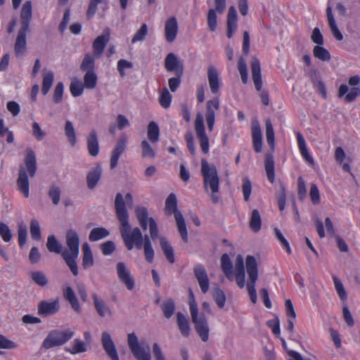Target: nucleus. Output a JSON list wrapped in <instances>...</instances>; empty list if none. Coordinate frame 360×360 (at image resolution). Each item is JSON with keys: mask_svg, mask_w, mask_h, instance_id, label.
I'll return each mask as SVG.
<instances>
[{"mask_svg": "<svg viewBox=\"0 0 360 360\" xmlns=\"http://www.w3.org/2000/svg\"><path fill=\"white\" fill-rule=\"evenodd\" d=\"M115 209L117 219L120 223V234L127 249L131 250L134 247L138 250L142 249L143 234L139 227L131 229L129 223V212L120 193H117L115 195Z\"/></svg>", "mask_w": 360, "mask_h": 360, "instance_id": "1", "label": "nucleus"}, {"mask_svg": "<svg viewBox=\"0 0 360 360\" xmlns=\"http://www.w3.org/2000/svg\"><path fill=\"white\" fill-rule=\"evenodd\" d=\"M25 165L19 167L18 177L17 179V186L18 190L23 194L25 198H28L30 195V181L28 175L34 177L37 172V160L34 150L29 148L26 150L25 158Z\"/></svg>", "mask_w": 360, "mask_h": 360, "instance_id": "2", "label": "nucleus"}, {"mask_svg": "<svg viewBox=\"0 0 360 360\" xmlns=\"http://www.w3.org/2000/svg\"><path fill=\"white\" fill-rule=\"evenodd\" d=\"M221 268L225 276L230 281H236L238 286L243 288L245 286V272L243 258L238 255L235 262V269H233L232 262L228 254H223L221 257Z\"/></svg>", "mask_w": 360, "mask_h": 360, "instance_id": "3", "label": "nucleus"}, {"mask_svg": "<svg viewBox=\"0 0 360 360\" xmlns=\"http://www.w3.org/2000/svg\"><path fill=\"white\" fill-rule=\"evenodd\" d=\"M66 245L68 249L63 251V259L69 267L74 276L78 275V266L76 259L79 252V238L77 233L72 229L66 232L65 235Z\"/></svg>", "mask_w": 360, "mask_h": 360, "instance_id": "4", "label": "nucleus"}, {"mask_svg": "<svg viewBox=\"0 0 360 360\" xmlns=\"http://www.w3.org/2000/svg\"><path fill=\"white\" fill-rule=\"evenodd\" d=\"M251 82L254 89L258 94L262 103L265 106L269 105V94L264 88V79L262 73V68L259 60L257 58H252L250 62Z\"/></svg>", "mask_w": 360, "mask_h": 360, "instance_id": "5", "label": "nucleus"}, {"mask_svg": "<svg viewBox=\"0 0 360 360\" xmlns=\"http://www.w3.org/2000/svg\"><path fill=\"white\" fill-rule=\"evenodd\" d=\"M165 213L167 215L174 214L178 231L182 240L188 242V233L184 217L181 212L177 209V199L176 195L170 193L165 200Z\"/></svg>", "mask_w": 360, "mask_h": 360, "instance_id": "6", "label": "nucleus"}, {"mask_svg": "<svg viewBox=\"0 0 360 360\" xmlns=\"http://www.w3.org/2000/svg\"><path fill=\"white\" fill-rule=\"evenodd\" d=\"M127 345L136 360H151V349L149 344L143 340L139 341L135 333L128 334Z\"/></svg>", "mask_w": 360, "mask_h": 360, "instance_id": "7", "label": "nucleus"}, {"mask_svg": "<svg viewBox=\"0 0 360 360\" xmlns=\"http://www.w3.org/2000/svg\"><path fill=\"white\" fill-rule=\"evenodd\" d=\"M75 335V332L70 329L51 330L44 340L41 347L46 349L54 347L61 346L68 342Z\"/></svg>", "mask_w": 360, "mask_h": 360, "instance_id": "8", "label": "nucleus"}, {"mask_svg": "<svg viewBox=\"0 0 360 360\" xmlns=\"http://www.w3.org/2000/svg\"><path fill=\"white\" fill-rule=\"evenodd\" d=\"M201 173L204 179L205 187H210L212 192L217 193L219 180L216 167L214 165H210L205 160L202 159L201 160Z\"/></svg>", "mask_w": 360, "mask_h": 360, "instance_id": "9", "label": "nucleus"}, {"mask_svg": "<svg viewBox=\"0 0 360 360\" xmlns=\"http://www.w3.org/2000/svg\"><path fill=\"white\" fill-rule=\"evenodd\" d=\"M260 264L261 259L259 257L255 258L249 255V297L254 304L257 303V301L255 285L258 279V266Z\"/></svg>", "mask_w": 360, "mask_h": 360, "instance_id": "10", "label": "nucleus"}, {"mask_svg": "<svg viewBox=\"0 0 360 360\" xmlns=\"http://www.w3.org/2000/svg\"><path fill=\"white\" fill-rule=\"evenodd\" d=\"M360 83V77L354 75L348 80V84L353 86L349 91L347 84H342L338 89V97L345 96V101L347 103L354 101L360 95V89L356 87Z\"/></svg>", "mask_w": 360, "mask_h": 360, "instance_id": "11", "label": "nucleus"}, {"mask_svg": "<svg viewBox=\"0 0 360 360\" xmlns=\"http://www.w3.org/2000/svg\"><path fill=\"white\" fill-rule=\"evenodd\" d=\"M195 130L196 136L199 139L202 151L207 154L210 150L209 139L205 133L203 116L198 113L195 120Z\"/></svg>", "mask_w": 360, "mask_h": 360, "instance_id": "12", "label": "nucleus"}, {"mask_svg": "<svg viewBox=\"0 0 360 360\" xmlns=\"http://www.w3.org/2000/svg\"><path fill=\"white\" fill-rule=\"evenodd\" d=\"M215 8H210L207 13V25L210 31L214 32L217 25V13L221 14L226 8V0H214Z\"/></svg>", "mask_w": 360, "mask_h": 360, "instance_id": "13", "label": "nucleus"}, {"mask_svg": "<svg viewBox=\"0 0 360 360\" xmlns=\"http://www.w3.org/2000/svg\"><path fill=\"white\" fill-rule=\"evenodd\" d=\"M243 52L244 56H240L238 61V70L240 72L242 82L248 83V69L245 56L248 54V31L243 32Z\"/></svg>", "mask_w": 360, "mask_h": 360, "instance_id": "14", "label": "nucleus"}, {"mask_svg": "<svg viewBox=\"0 0 360 360\" xmlns=\"http://www.w3.org/2000/svg\"><path fill=\"white\" fill-rule=\"evenodd\" d=\"M60 310V302L57 298L51 302L41 301L37 306V313L42 317L56 314Z\"/></svg>", "mask_w": 360, "mask_h": 360, "instance_id": "15", "label": "nucleus"}, {"mask_svg": "<svg viewBox=\"0 0 360 360\" xmlns=\"http://www.w3.org/2000/svg\"><path fill=\"white\" fill-rule=\"evenodd\" d=\"M116 269L120 280L125 285L128 290H131L134 288L135 281L125 264L122 262H118L116 265Z\"/></svg>", "mask_w": 360, "mask_h": 360, "instance_id": "16", "label": "nucleus"}, {"mask_svg": "<svg viewBox=\"0 0 360 360\" xmlns=\"http://www.w3.org/2000/svg\"><path fill=\"white\" fill-rule=\"evenodd\" d=\"M101 344L104 351L111 360H120L115 343L110 335L106 331L101 334Z\"/></svg>", "mask_w": 360, "mask_h": 360, "instance_id": "17", "label": "nucleus"}, {"mask_svg": "<svg viewBox=\"0 0 360 360\" xmlns=\"http://www.w3.org/2000/svg\"><path fill=\"white\" fill-rule=\"evenodd\" d=\"M193 272L202 293L209 290L210 281L205 268L200 264L195 265Z\"/></svg>", "mask_w": 360, "mask_h": 360, "instance_id": "18", "label": "nucleus"}, {"mask_svg": "<svg viewBox=\"0 0 360 360\" xmlns=\"http://www.w3.org/2000/svg\"><path fill=\"white\" fill-rule=\"evenodd\" d=\"M127 137L125 135L121 136L118 139L115 148L111 153L110 166V169L117 167L118 160L127 147Z\"/></svg>", "mask_w": 360, "mask_h": 360, "instance_id": "19", "label": "nucleus"}, {"mask_svg": "<svg viewBox=\"0 0 360 360\" xmlns=\"http://www.w3.org/2000/svg\"><path fill=\"white\" fill-rule=\"evenodd\" d=\"M252 138L254 150L256 153H260L262 150V134L259 123L257 119L252 120Z\"/></svg>", "mask_w": 360, "mask_h": 360, "instance_id": "20", "label": "nucleus"}, {"mask_svg": "<svg viewBox=\"0 0 360 360\" xmlns=\"http://www.w3.org/2000/svg\"><path fill=\"white\" fill-rule=\"evenodd\" d=\"M219 108V101L217 98L210 100L207 102L205 119L207 128L212 131L215 121V111Z\"/></svg>", "mask_w": 360, "mask_h": 360, "instance_id": "21", "label": "nucleus"}, {"mask_svg": "<svg viewBox=\"0 0 360 360\" xmlns=\"http://www.w3.org/2000/svg\"><path fill=\"white\" fill-rule=\"evenodd\" d=\"M110 40V33L105 30L103 33L97 37L93 42V55L96 58H100L105 49V47Z\"/></svg>", "mask_w": 360, "mask_h": 360, "instance_id": "22", "label": "nucleus"}, {"mask_svg": "<svg viewBox=\"0 0 360 360\" xmlns=\"http://www.w3.org/2000/svg\"><path fill=\"white\" fill-rule=\"evenodd\" d=\"M192 321L195 324V328L203 342H207L209 338V326L207 319L204 314H200L196 319Z\"/></svg>", "mask_w": 360, "mask_h": 360, "instance_id": "23", "label": "nucleus"}, {"mask_svg": "<svg viewBox=\"0 0 360 360\" xmlns=\"http://www.w3.org/2000/svg\"><path fill=\"white\" fill-rule=\"evenodd\" d=\"M28 30L19 29L14 44V51L16 57L22 56L27 50L26 35Z\"/></svg>", "mask_w": 360, "mask_h": 360, "instance_id": "24", "label": "nucleus"}, {"mask_svg": "<svg viewBox=\"0 0 360 360\" xmlns=\"http://www.w3.org/2000/svg\"><path fill=\"white\" fill-rule=\"evenodd\" d=\"M32 17V6L30 1H26L20 11V28L30 30V24Z\"/></svg>", "mask_w": 360, "mask_h": 360, "instance_id": "25", "label": "nucleus"}, {"mask_svg": "<svg viewBox=\"0 0 360 360\" xmlns=\"http://www.w3.org/2000/svg\"><path fill=\"white\" fill-rule=\"evenodd\" d=\"M94 308L100 317H105L111 315L112 311L105 301L99 297L96 293L91 294Z\"/></svg>", "mask_w": 360, "mask_h": 360, "instance_id": "26", "label": "nucleus"}, {"mask_svg": "<svg viewBox=\"0 0 360 360\" xmlns=\"http://www.w3.org/2000/svg\"><path fill=\"white\" fill-rule=\"evenodd\" d=\"M178 22L175 17H171L167 20L165 26V35L166 41L173 42L177 35Z\"/></svg>", "mask_w": 360, "mask_h": 360, "instance_id": "27", "label": "nucleus"}, {"mask_svg": "<svg viewBox=\"0 0 360 360\" xmlns=\"http://www.w3.org/2000/svg\"><path fill=\"white\" fill-rule=\"evenodd\" d=\"M87 150L90 156L96 157L99 153V142L96 130L93 129L90 131L86 138Z\"/></svg>", "mask_w": 360, "mask_h": 360, "instance_id": "28", "label": "nucleus"}, {"mask_svg": "<svg viewBox=\"0 0 360 360\" xmlns=\"http://www.w3.org/2000/svg\"><path fill=\"white\" fill-rule=\"evenodd\" d=\"M102 174V167L98 164L95 167L91 169L86 175L87 186L89 189H94L101 179Z\"/></svg>", "mask_w": 360, "mask_h": 360, "instance_id": "29", "label": "nucleus"}, {"mask_svg": "<svg viewBox=\"0 0 360 360\" xmlns=\"http://www.w3.org/2000/svg\"><path fill=\"white\" fill-rule=\"evenodd\" d=\"M64 298L70 303L71 308L77 313H82V308L72 288L66 287L63 290Z\"/></svg>", "mask_w": 360, "mask_h": 360, "instance_id": "30", "label": "nucleus"}, {"mask_svg": "<svg viewBox=\"0 0 360 360\" xmlns=\"http://www.w3.org/2000/svg\"><path fill=\"white\" fill-rule=\"evenodd\" d=\"M237 29V12L234 6L229 8L227 15V37L231 38L233 33Z\"/></svg>", "mask_w": 360, "mask_h": 360, "instance_id": "31", "label": "nucleus"}, {"mask_svg": "<svg viewBox=\"0 0 360 360\" xmlns=\"http://www.w3.org/2000/svg\"><path fill=\"white\" fill-rule=\"evenodd\" d=\"M207 78L212 93L217 94L219 90V73L212 66H210L208 68Z\"/></svg>", "mask_w": 360, "mask_h": 360, "instance_id": "32", "label": "nucleus"}, {"mask_svg": "<svg viewBox=\"0 0 360 360\" xmlns=\"http://www.w3.org/2000/svg\"><path fill=\"white\" fill-rule=\"evenodd\" d=\"M165 67L168 72H175L181 67L184 69L183 64L173 53H169L165 59Z\"/></svg>", "mask_w": 360, "mask_h": 360, "instance_id": "33", "label": "nucleus"}, {"mask_svg": "<svg viewBox=\"0 0 360 360\" xmlns=\"http://www.w3.org/2000/svg\"><path fill=\"white\" fill-rule=\"evenodd\" d=\"M326 15L328 22V25L330 29V31L333 35V37L338 41H342L343 39V36L340 31L338 30V26L336 25L334 15L332 12V8L330 6H328L326 8Z\"/></svg>", "mask_w": 360, "mask_h": 360, "instance_id": "34", "label": "nucleus"}, {"mask_svg": "<svg viewBox=\"0 0 360 360\" xmlns=\"http://www.w3.org/2000/svg\"><path fill=\"white\" fill-rule=\"evenodd\" d=\"M176 323L181 334L188 338L191 333V327L188 319L181 312L176 314Z\"/></svg>", "mask_w": 360, "mask_h": 360, "instance_id": "35", "label": "nucleus"}, {"mask_svg": "<svg viewBox=\"0 0 360 360\" xmlns=\"http://www.w3.org/2000/svg\"><path fill=\"white\" fill-rule=\"evenodd\" d=\"M297 145L300 151L302 156L305 159L307 162H308L310 165H314V161L313 158L309 155L304 138L300 133H297Z\"/></svg>", "mask_w": 360, "mask_h": 360, "instance_id": "36", "label": "nucleus"}, {"mask_svg": "<svg viewBox=\"0 0 360 360\" xmlns=\"http://www.w3.org/2000/svg\"><path fill=\"white\" fill-rule=\"evenodd\" d=\"M87 350L86 345L84 341L79 339H75L70 347H65V351L71 354H77L85 352Z\"/></svg>", "mask_w": 360, "mask_h": 360, "instance_id": "37", "label": "nucleus"}, {"mask_svg": "<svg viewBox=\"0 0 360 360\" xmlns=\"http://www.w3.org/2000/svg\"><path fill=\"white\" fill-rule=\"evenodd\" d=\"M136 215L139 224L143 231H146L148 228V212L145 207H137L135 210Z\"/></svg>", "mask_w": 360, "mask_h": 360, "instance_id": "38", "label": "nucleus"}, {"mask_svg": "<svg viewBox=\"0 0 360 360\" xmlns=\"http://www.w3.org/2000/svg\"><path fill=\"white\" fill-rule=\"evenodd\" d=\"M82 266L84 269H87L94 265V258L91 250L89 245L85 243L82 245Z\"/></svg>", "mask_w": 360, "mask_h": 360, "instance_id": "39", "label": "nucleus"}, {"mask_svg": "<svg viewBox=\"0 0 360 360\" xmlns=\"http://www.w3.org/2000/svg\"><path fill=\"white\" fill-rule=\"evenodd\" d=\"M265 171L269 181L273 184L275 181L274 162L273 155L270 153L265 157Z\"/></svg>", "mask_w": 360, "mask_h": 360, "instance_id": "40", "label": "nucleus"}, {"mask_svg": "<svg viewBox=\"0 0 360 360\" xmlns=\"http://www.w3.org/2000/svg\"><path fill=\"white\" fill-rule=\"evenodd\" d=\"M147 136L149 141L153 143L159 141L160 128L155 122L151 121L149 122L147 127Z\"/></svg>", "mask_w": 360, "mask_h": 360, "instance_id": "41", "label": "nucleus"}, {"mask_svg": "<svg viewBox=\"0 0 360 360\" xmlns=\"http://www.w3.org/2000/svg\"><path fill=\"white\" fill-rule=\"evenodd\" d=\"M160 243L161 248L168 262L171 264L174 263L175 259L174 255V250L172 245L168 243L167 239L163 237L160 238Z\"/></svg>", "mask_w": 360, "mask_h": 360, "instance_id": "42", "label": "nucleus"}, {"mask_svg": "<svg viewBox=\"0 0 360 360\" xmlns=\"http://www.w3.org/2000/svg\"><path fill=\"white\" fill-rule=\"evenodd\" d=\"M95 58H96L94 55L90 53L85 54L80 65V70L86 72H94Z\"/></svg>", "mask_w": 360, "mask_h": 360, "instance_id": "43", "label": "nucleus"}, {"mask_svg": "<svg viewBox=\"0 0 360 360\" xmlns=\"http://www.w3.org/2000/svg\"><path fill=\"white\" fill-rule=\"evenodd\" d=\"M46 247L49 252L60 254L63 257V246L53 235L48 236Z\"/></svg>", "mask_w": 360, "mask_h": 360, "instance_id": "44", "label": "nucleus"}, {"mask_svg": "<svg viewBox=\"0 0 360 360\" xmlns=\"http://www.w3.org/2000/svg\"><path fill=\"white\" fill-rule=\"evenodd\" d=\"M110 232L103 227L94 228L89 235V240L95 242L108 237Z\"/></svg>", "mask_w": 360, "mask_h": 360, "instance_id": "45", "label": "nucleus"}, {"mask_svg": "<svg viewBox=\"0 0 360 360\" xmlns=\"http://www.w3.org/2000/svg\"><path fill=\"white\" fill-rule=\"evenodd\" d=\"M249 227L255 233L259 232L261 229L262 219L257 210H254L252 212L250 221H249Z\"/></svg>", "mask_w": 360, "mask_h": 360, "instance_id": "46", "label": "nucleus"}, {"mask_svg": "<svg viewBox=\"0 0 360 360\" xmlns=\"http://www.w3.org/2000/svg\"><path fill=\"white\" fill-rule=\"evenodd\" d=\"M162 313L166 319H170L174 314L176 306L173 299L169 298L161 304Z\"/></svg>", "mask_w": 360, "mask_h": 360, "instance_id": "47", "label": "nucleus"}, {"mask_svg": "<svg viewBox=\"0 0 360 360\" xmlns=\"http://www.w3.org/2000/svg\"><path fill=\"white\" fill-rule=\"evenodd\" d=\"M98 77L95 72H86L84 76V86L88 89H93L96 86Z\"/></svg>", "mask_w": 360, "mask_h": 360, "instance_id": "48", "label": "nucleus"}, {"mask_svg": "<svg viewBox=\"0 0 360 360\" xmlns=\"http://www.w3.org/2000/svg\"><path fill=\"white\" fill-rule=\"evenodd\" d=\"M65 134L72 146H75L77 143V137L72 123L67 120L65 126Z\"/></svg>", "mask_w": 360, "mask_h": 360, "instance_id": "49", "label": "nucleus"}, {"mask_svg": "<svg viewBox=\"0 0 360 360\" xmlns=\"http://www.w3.org/2000/svg\"><path fill=\"white\" fill-rule=\"evenodd\" d=\"M31 278L39 286L44 287L48 284V278L45 274L41 271L31 273Z\"/></svg>", "mask_w": 360, "mask_h": 360, "instance_id": "50", "label": "nucleus"}, {"mask_svg": "<svg viewBox=\"0 0 360 360\" xmlns=\"http://www.w3.org/2000/svg\"><path fill=\"white\" fill-rule=\"evenodd\" d=\"M54 79V74L53 72H49L43 77L41 92L44 95H46L49 91Z\"/></svg>", "mask_w": 360, "mask_h": 360, "instance_id": "51", "label": "nucleus"}, {"mask_svg": "<svg viewBox=\"0 0 360 360\" xmlns=\"http://www.w3.org/2000/svg\"><path fill=\"white\" fill-rule=\"evenodd\" d=\"M313 54L315 58H319L323 61L329 60L330 59V53L322 46V45H317L314 46Z\"/></svg>", "mask_w": 360, "mask_h": 360, "instance_id": "52", "label": "nucleus"}, {"mask_svg": "<svg viewBox=\"0 0 360 360\" xmlns=\"http://www.w3.org/2000/svg\"><path fill=\"white\" fill-rule=\"evenodd\" d=\"M266 137L268 144L274 150L275 148L274 131L270 120L266 121Z\"/></svg>", "mask_w": 360, "mask_h": 360, "instance_id": "53", "label": "nucleus"}, {"mask_svg": "<svg viewBox=\"0 0 360 360\" xmlns=\"http://www.w3.org/2000/svg\"><path fill=\"white\" fill-rule=\"evenodd\" d=\"M183 68L181 67L176 73V77H172L168 80L169 89L172 92H175L181 84V77L183 75Z\"/></svg>", "mask_w": 360, "mask_h": 360, "instance_id": "54", "label": "nucleus"}, {"mask_svg": "<svg viewBox=\"0 0 360 360\" xmlns=\"http://www.w3.org/2000/svg\"><path fill=\"white\" fill-rule=\"evenodd\" d=\"M60 188L56 185H52L48 192V195L54 205H58L60 200Z\"/></svg>", "mask_w": 360, "mask_h": 360, "instance_id": "55", "label": "nucleus"}, {"mask_svg": "<svg viewBox=\"0 0 360 360\" xmlns=\"http://www.w3.org/2000/svg\"><path fill=\"white\" fill-rule=\"evenodd\" d=\"M18 243L20 248H22L27 241V226L23 223L20 222L18 224Z\"/></svg>", "mask_w": 360, "mask_h": 360, "instance_id": "56", "label": "nucleus"}, {"mask_svg": "<svg viewBox=\"0 0 360 360\" xmlns=\"http://www.w3.org/2000/svg\"><path fill=\"white\" fill-rule=\"evenodd\" d=\"M213 298L219 308L222 309L224 307L226 296L224 291L219 288H214Z\"/></svg>", "mask_w": 360, "mask_h": 360, "instance_id": "57", "label": "nucleus"}, {"mask_svg": "<svg viewBox=\"0 0 360 360\" xmlns=\"http://www.w3.org/2000/svg\"><path fill=\"white\" fill-rule=\"evenodd\" d=\"M30 234L33 240H39L41 239V230L38 221L33 219L30 221Z\"/></svg>", "mask_w": 360, "mask_h": 360, "instance_id": "58", "label": "nucleus"}, {"mask_svg": "<svg viewBox=\"0 0 360 360\" xmlns=\"http://www.w3.org/2000/svg\"><path fill=\"white\" fill-rule=\"evenodd\" d=\"M142 153L141 155L143 158H153L155 156V152L150 145L148 141L143 140L141 143Z\"/></svg>", "mask_w": 360, "mask_h": 360, "instance_id": "59", "label": "nucleus"}, {"mask_svg": "<svg viewBox=\"0 0 360 360\" xmlns=\"http://www.w3.org/2000/svg\"><path fill=\"white\" fill-rule=\"evenodd\" d=\"M160 104L164 108H168L171 105L172 96L167 88H164L160 96Z\"/></svg>", "mask_w": 360, "mask_h": 360, "instance_id": "60", "label": "nucleus"}, {"mask_svg": "<svg viewBox=\"0 0 360 360\" xmlns=\"http://www.w3.org/2000/svg\"><path fill=\"white\" fill-rule=\"evenodd\" d=\"M84 85H82L79 80L76 79L71 82L70 86V91L74 97H77L82 94L84 91Z\"/></svg>", "mask_w": 360, "mask_h": 360, "instance_id": "61", "label": "nucleus"}, {"mask_svg": "<svg viewBox=\"0 0 360 360\" xmlns=\"http://www.w3.org/2000/svg\"><path fill=\"white\" fill-rule=\"evenodd\" d=\"M0 236L6 243L10 242L12 239L11 231L8 225L4 222H0Z\"/></svg>", "mask_w": 360, "mask_h": 360, "instance_id": "62", "label": "nucleus"}, {"mask_svg": "<svg viewBox=\"0 0 360 360\" xmlns=\"http://www.w3.org/2000/svg\"><path fill=\"white\" fill-rule=\"evenodd\" d=\"M147 33L148 26L146 23H143L142 24L139 30L134 35L131 39V42L134 44L137 41H143L145 39L146 36L147 35Z\"/></svg>", "mask_w": 360, "mask_h": 360, "instance_id": "63", "label": "nucleus"}, {"mask_svg": "<svg viewBox=\"0 0 360 360\" xmlns=\"http://www.w3.org/2000/svg\"><path fill=\"white\" fill-rule=\"evenodd\" d=\"M333 281H334V285H335V290H336V291H337L340 298L342 300L345 301L347 300V292H346V291L345 290L343 284L335 276L333 277Z\"/></svg>", "mask_w": 360, "mask_h": 360, "instance_id": "64", "label": "nucleus"}]
</instances>
